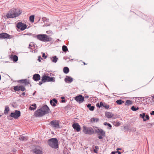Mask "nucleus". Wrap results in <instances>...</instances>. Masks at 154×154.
<instances>
[{
	"label": "nucleus",
	"instance_id": "obj_1",
	"mask_svg": "<svg viewBox=\"0 0 154 154\" xmlns=\"http://www.w3.org/2000/svg\"><path fill=\"white\" fill-rule=\"evenodd\" d=\"M50 109L47 105L43 106L34 112V115L36 117H41L49 112Z\"/></svg>",
	"mask_w": 154,
	"mask_h": 154
},
{
	"label": "nucleus",
	"instance_id": "obj_2",
	"mask_svg": "<svg viewBox=\"0 0 154 154\" xmlns=\"http://www.w3.org/2000/svg\"><path fill=\"white\" fill-rule=\"evenodd\" d=\"M20 10L18 11L15 8L11 9L7 14L6 17L8 18H12L16 17L21 14Z\"/></svg>",
	"mask_w": 154,
	"mask_h": 154
},
{
	"label": "nucleus",
	"instance_id": "obj_3",
	"mask_svg": "<svg viewBox=\"0 0 154 154\" xmlns=\"http://www.w3.org/2000/svg\"><path fill=\"white\" fill-rule=\"evenodd\" d=\"M47 143L48 145L52 148L57 149L59 147L58 141L56 138L49 139Z\"/></svg>",
	"mask_w": 154,
	"mask_h": 154
},
{
	"label": "nucleus",
	"instance_id": "obj_4",
	"mask_svg": "<svg viewBox=\"0 0 154 154\" xmlns=\"http://www.w3.org/2000/svg\"><path fill=\"white\" fill-rule=\"evenodd\" d=\"M36 38L38 40L45 42H47L51 41L52 38L45 34L37 35Z\"/></svg>",
	"mask_w": 154,
	"mask_h": 154
},
{
	"label": "nucleus",
	"instance_id": "obj_5",
	"mask_svg": "<svg viewBox=\"0 0 154 154\" xmlns=\"http://www.w3.org/2000/svg\"><path fill=\"white\" fill-rule=\"evenodd\" d=\"M41 80L44 83L48 82H55V78L53 77H50L48 75L44 74L41 77Z\"/></svg>",
	"mask_w": 154,
	"mask_h": 154
},
{
	"label": "nucleus",
	"instance_id": "obj_6",
	"mask_svg": "<svg viewBox=\"0 0 154 154\" xmlns=\"http://www.w3.org/2000/svg\"><path fill=\"white\" fill-rule=\"evenodd\" d=\"M83 132L85 134L92 135L94 134V131L91 127H87L84 125L83 127Z\"/></svg>",
	"mask_w": 154,
	"mask_h": 154
},
{
	"label": "nucleus",
	"instance_id": "obj_7",
	"mask_svg": "<svg viewBox=\"0 0 154 154\" xmlns=\"http://www.w3.org/2000/svg\"><path fill=\"white\" fill-rule=\"evenodd\" d=\"M97 129L95 130V133L98 135V138L100 139H103V137H105V132L102 129H99L97 127H96Z\"/></svg>",
	"mask_w": 154,
	"mask_h": 154
},
{
	"label": "nucleus",
	"instance_id": "obj_8",
	"mask_svg": "<svg viewBox=\"0 0 154 154\" xmlns=\"http://www.w3.org/2000/svg\"><path fill=\"white\" fill-rule=\"evenodd\" d=\"M59 122L60 121L59 120H54L51 121L49 125L55 128H60V127Z\"/></svg>",
	"mask_w": 154,
	"mask_h": 154
},
{
	"label": "nucleus",
	"instance_id": "obj_9",
	"mask_svg": "<svg viewBox=\"0 0 154 154\" xmlns=\"http://www.w3.org/2000/svg\"><path fill=\"white\" fill-rule=\"evenodd\" d=\"M21 116V112L19 110H15L14 112H12L10 116L15 119H17Z\"/></svg>",
	"mask_w": 154,
	"mask_h": 154
},
{
	"label": "nucleus",
	"instance_id": "obj_10",
	"mask_svg": "<svg viewBox=\"0 0 154 154\" xmlns=\"http://www.w3.org/2000/svg\"><path fill=\"white\" fill-rule=\"evenodd\" d=\"M16 27L21 31H23L26 28V25L22 22H18L16 24Z\"/></svg>",
	"mask_w": 154,
	"mask_h": 154
},
{
	"label": "nucleus",
	"instance_id": "obj_11",
	"mask_svg": "<svg viewBox=\"0 0 154 154\" xmlns=\"http://www.w3.org/2000/svg\"><path fill=\"white\" fill-rule=\"evenodd\" d=\"M74 98L77 102L81 103L84 101L85 97L82 95L80 94L74 97Z\"/></svg>",
	"mask_w": 154,
	"mask_h": 154
},
{
	"label": "nucleus",
	"instance_id": "obj_12",
	"mask_svg": "<svg viewBox=\"0 0 154 154\" xmlns=\"http://www.w3.org/2000/svg\"><path fill=\"white\" fill-rule=\"evenodd\" d=\"M0 38L2 39H8L11 38L12 36L5 32L0 33Z\"/></svg>",
	"mask_w": 154,
	"mask_h": 154
},
{
	"label": "nucleus",
	"instance_id": "obj_13",
	"mask_svg": "<svg viewBox=\"0 0 154 154\" xmlns=\"http://www.w3.org/2000/svg\"><path fill=\"white\" fill-rule=\"evenodd\" d=\"M139 116L140 118L143 119V120L144 122L146 121L149 119V117L148 114H146L144 112L142 114H140Z\"/></svg>",
	"mask_w": 154,
	"mask_h": 154
},
{
	"label": "nucleus",
	"instance_id": "obj_14",
	"mask_svg": "<svg viewBox=\"0 0 154 154\" xmlns=\"http://www.w3.org/2000/svg\"><path fill=\"white\" fill-rule=\"evenodd\" d=\"M73 79L71 76L66 75L64 79V81L66 83L70 84L73 81Z\"/></svg>",
	"mask_w": 154,
	"mask_h": 154
},
{
	"label": "nucleus",
	"instance_id": "obj_15",
	"mask_svg": "<svg viewBox=\"0 0 154 154\" xmlns=\"http://www.w3.org/2000/svg\"><path fill=\"white\" fill-rule=\"evenodd\" d=\"M72 126L74 129L76 130L77 132H79L80 131L81 127L79 124L77 123L73 124Z\"/></svg>",
	"mask_w": 154,
	"mask_h": 154
},
{
	"label": "nucleus",
	"instance_id": "obj_16",
	"mask_svg": "<svg viewBox=\"0 0 154 154\" xmlns=\"http://www.w3.org/2000/svg\"><path fill=\"white\" fill-rule=\"evenodd\" d=\"M40 75L38 74L35 73L33 75L32 79L36 82L39 81L40 79Z\"/></svg>",
	"mask_w": 154,
	"mask_h": 154
},
{
	"label": "nucleus",
	"instance_id": "obj_17",
	"mask_svg": "<svg viewBox=\"0 0 154 154\" xmlns=\"http://www.w3.org/2000/svg\"><path fill=\"white\" fill-rule=\"evenodd\" d=\"M10 58L14 62H16L18 60L17 56L14 54H11L10 56Z\"/></svg>",
	"mask_w": 154,
	"mask_h": 154
},
{
	"label": "nucleus",
	"instance_id": "obj_18",
	"mask_svg": "<svg viewBox=\"0 0 154 154\" xmlns=\"http://www.w3.org/2000/svg\"><path fill=\"white\" fill-rule=\"evenodd\" d=\"M57 101L55 98H54L52 100L50 101V103L51 105L53 106H56V103H57Z\"/></svg>",
	"mask_w": 154,
	"mask_h": 154
},
{
	"label": "nucleus",
	"instance_id": "obj_19",
	"mask_svg": "<svg viewBox=\"0 0 154 154\" xmlns=\"http://www.w3.org/2000/svg\"><path fill=\"white\" fill-rule=\"evenodd\" d=\"M36 104L34 103L31 105L29 107V109L30 110H34L36 109Z\"/></svg>",
	"mask_w": 154,
	"mask_h": 154
},
{
	"label": "nucleus",
	"instance_id": "obj_20",
	"mask_svg": "<svg viewBox=\"0 0 154 154\" xmlns=\"http://www.w3.org/2000/svg\"><path fill=\"white\" fill-rule=\"evenodd\" d=\"M50 59L54 63H56L58 60V58L56 56H54L51 57Z\"/></svg>",
	"mask_w": 154,
	"mask_h": 154
},
{
	"label": "nucleus",
	"instance_id": "obj_21",
	"mask_svg": "<svg viewBox=\"0 0 154 154\" xmlns=\"http://www.w3.org/2000/svg\"><path fill=\"white\" fill-rule=\"evenodd\" d=\"M113 114L109 112H105V116L108 118H112Z\"/></svg>",
	"mask_w": 154,
	"mask_h": 154
},
{
	"label": "nucleus",
	"instance_id": "obj_22",
	"mask_svg": "<svg viewBox=\"0 0 154 154\" xmlns=\"http://www.w3.org/2000/svg\"><path fill=\"white\" fill-rule=\"evenodd\" d=\"M33 152L35 154H42V150L39 149H37L36 148L33 149Z\"/></svg>",
	"mask_w": 154,
	"mask_h": 154
},
{
	"label": "nucleus",
	"instance_id": "obj_23",
	"mask_svg": "<svg viewBox=\"0 0 154 154\" xmlns=\"http://www.w3.org/2000/svg\"><path fill=\"white\" fill-rule=\"evenodd\" d=\"M87 107L90 111H93L94 109V106H91V104L90 103H88L87 105Z\"/></svg>",
	"mask_w": 154,
	"mask_h": 154
},
{
	"label": "nucleus",
	"instance_id": "obj_24",
	"mask_svg": "<svg viewBox=\"0 0 154 154\" xmlns=\"http://www.w3.org/2000/svg\"><path fill=\"white\" fill-rule=\"evenodd\" d=\"M99 121L98 118L93 117L91 119H90V122H97Z\"/></svg>",
	"mask_w": 154,
	"mask_h": 154
},
{
	"label": "nucleus",
	"instance_id": "obj_25",
	"mask_svg": "<svg viewBox=\"0 0 154 154\" xmlns=\"http://www.w3.org/2000/svg\"><path fill=\"white\" fill-rule=\"evenodd\" d=\"M63 70L64 73L67 74L69 72V69L67 67H65L63 68Z\"/></svg>",
	"mask_w": 154,
	"mask_h": 154
},
{
	"label": "nucleus",
	"instance_id": "obj_26",
	"mask_svg": "<svg viewBox=\"0 0 154 154\" xmlns=\"http://www.w3.org/2000/svg\"><path fill=\"white\" fill-rule=\"evenodd\" d=\"M116 102L118 105H121L125 102V101L121 99H119L116 100Z\"/></svg>",
	"mask_w": 154,
	"mask_h": 154
},
{
	"label": "nucleus",
	"instance_id": "obj_27",
	"mask_svg": "<svg viewBox=\"0 0 154 154\" xmlns=\"http://www.w3.org/2000/svg\"><path fill=\"white\" fill-rule=\"evenodd\" d=\"M20 85H17L14 86L13 88L14 90L15 91H20Z\"/></svg>",
	"mask_w": 154,
	"mask_h": 154
},
{
	"label": "nucleus",
	"instance_id": "obj_28",
	"mask_svg": "<svg viewBox=\"0 0 154 154\" xmlns=\"http://www.w3.org/2000/svg\"><path fill=\"white\" fill-rule=\"evenodd\" d=\"M103 125L105 126H107L109 127V128H108L109 129H111L112 126L110 123H108L107 122H105L103 123Z\"/></svg>",
	"mask_w": 154,
	"mask_h": 154
},
{
	"label": "nucleus",
	"instance_id": "obj_29",
	"mask_svg": "<svg viewBox=\"0 0 154 154\" xmlns=\"http://www.w3.org/2000/svg\"><path fill=\"white\" fill-rule=\"evenodd\" d=\"M62 50L65 53H66V51H69L67 47L65 45L62 46Z\"/></svg>",
	"mask_w": 154,
	"mask_h": 154
},
{
	"label": "nucleus",
	"instance_id": "obj_30",
	"mask_svg": "<svg viewBox=\"0 0 154 154\" xmlns=\"http://www.w3.org/2000/svg\"><path fill=\"white\" fill-rule=\"evenodd\" d=\"M35 16L34 15H32L29 17V20L31 23H33L34 21Z\"/></svg>",
	"mask_w": 154,
	"mask_h": 154
},
{
	"label": "nucleus",
	"instance_id": "obj_31",
	"mask_svg": "<svg viewBox=\"0 0 154 154\" xmlns=\"http://www.w3.org/2000/svg\"><path fill=\"white\" fill-rule=\"evenodd\" d=\"M132 104V102L130 100H127L125 104V106L127 105H130Z\"/></svg>",
	"mask_w": 154,
	"mask_h": 154
},
{
	"label": "nucleus",
	"instance_id": "obj_32",
	"mask_svg": "<svg viewBox=\"0 0 154 154\" xmlns=\"http://www.w3.org/2000/svg\"><path fill=\"white\" fill-rule=\"evenodd\" d=\"M104 105V103H103L102 102H100V103H97L96 104V106L97 107H98L99 108H100L101 107H102V106L103 107Z\"/></svg>",
	"mask_w": 154,
	"mask_h": 154
},
{
	"label": "nucleus",
	"instance_id": "obj_33",
	"mask_svg": "<svg viewBox=\"0 0 154 154\" xmlns=\"http://www.w3.org/2000/svg\"><path fill=\"white\" fill-rule=\"evenodd\" d=\"M24 35H27L29 36H31L33 37V38L36 37V35L35 34H33L31 33H28L26 34H24Z\"/></svg>",
	"mask_w": 154,
	"mask_h": 154
},
{
	"label": "nucleus",
	"instance_id": "obj_34",
	"mask_svg": "<svg viewBox=\"0 0 154 154\" xmlns=\"http://www.w3.org/2000/svg\"><path fill=\"white\" fill-rule=\"evenodd\" d=\"M24 84H25V85H28L29 84L30 86H31V85L29 83V80H27V79H25V81H24Z\"/></svg>",
	"mask_w": 154,
	"mask_h": 154
},
{
	"label": "nucleus",
	"instance_id": "obj_35",
	"mask_svg": "<svg viewBox=\"0 0 154 154\" xmlns=\"http://www.w3.org/2000/svg\"><path fill=\"white\" fill-rule=\"evenodd\" d=\"M139 109V108L138 107H136L134 106H132L131 108V109L133 111H136L138 110Z\"/></svg>",
	"mask_w": 154,
	"mask_h": 154
},
{
	"label": "nucleus",
	"instance_id": "obj_36",
	"mask_svg": "<svg viewBox=\"0 0 154 154\" xmlns=\"http://www.w3.org/2000/svg\"><path fill=\"white\" fill-rule=\"evenodd\" d=\"M9 111V108L8 107H6L4 110V113L5 114H6L8 113V112Z\"/></svg>",
	"mask_w": 154,
	"mask_h": 154
},
{
	"label": "nucleus",
	"instance_id": "obj_37",
	"mask_svg": "<svg viewBox=\"0 0 154 154\" xmlns=\"http://www.w3.org/2000/svg\"><path fill=\"white\" fill-rule=\"evenodd\" d=\"M95 149H94L93 151L94 153H97L98 150L99 149V147L97 146H95L94 147Z\"/></svg>",
	"mask_w": 154,
	"mask_h": 154
},
{
	"label": "nucleus",
	"instance_id": "obj_38",
	"mask_svg": "<svg viewBox=\"0 0 154 154\" xmlns=\"http://www.w3.org/2000/svg\"><path fill=\"white\" fill-rule=\"evenodd\" d=\"M49 19L45 17H42V20L43 22L45 21L47 22H49Z\"/></svg>",
	"mask_w": 154,
	"mask_h": 154
},
{
	"label": "nucleus",
	"instance_id": "obj_39",
	"mask_svg": "<svg viewBox=\"0 0 154 154\" xmlns=\"http://www.w3.org/2000/svg\"><path fill=\"white\" fill-rule=\"evenodd\" d=\"M109 105L105 103H104L103 107H104L106 109H108L109 108Z\"/></svg>",
	"mask_w": 154,
	"mask_h": 154
},
{
	"label": "nucleus",
	"instance_id": "obj_40",
	"mask_svg": "<svg viewBox=\"0 0 154 154\" xmlns=\"http://www.w3.org/2000/svg\"><path fill=\"white\" fill-rule=\"evenodd\" d=\"M61 98L62 99L61 102L62 103H65L66 102V100L65 99V97H63V96L62 97H61Z\"/></svg>",
	"mask_w": 154,
	"mask_h": 154
},
{
	"label": "nucleus",
	"instance_id": "obj_41",
	"mask_svg": "<svg viewBox=\"0 0 154 154\" xmlns=\"http://www.w3.org/2000/svg\"><path fill=\"white\" fill-rule=\"evenodd\" d=\"M25 88L23 85H20V91H23L25 90Z\"/></svg>",
	"mask_w": 154,
	"mask_h": 154
},
{
	"label": "nucleus",
	"instance_id": "obj_42",
	"mask_svg": "<svg viewBox=\"0 0 154 154\" xmlns=\"http://www.w3.org/2000/svg\"><path fill=\"white\" fill-rule=\"evenodd\" d=\"M146 100H150L151 102H152L153 101V99L152 98H151L150 97H146Z\"/></svg>",
	"mask_w": 154,
	"mask_h": 154
},
{
	"label": "nucleus",
	"instance_id": "obj_43",
	"mask_svg": "<svg viewBox=\"0 0 154 154\" xmlns=\"http://www.w3.org/2000/svg\"><path fill=\"white\" fill-rule=\"evenodd\" d=\"M42 57L44 58L45 59L47 58V56L46 55H45V53H42Z\"/></svg>",
	"mask_w": 154,
	"mask_h": 154
},
{
	"label": "nucleus",
	"instance_id": "obj_44",
	"mask_svg": "<svg viewBox=\"0 0 154 154\" xmlns=\"http://www.w3.org/2000/svg\"><path fill=\"white\" fill-rule=\"evenodd\" d=\"M19 138L20 140L22 141H23L26 139V137H25L24 136H22L20 137Z\"/></svg>",
	"mask_w": 154,
	"mask_h": 154
},
{
	"label": "nucleus",
	"instance_id": "obj_45",
	"mask_svg": "<svg viewBox=\"0 0 154 154\" xmlns=\"http://www.w3.org/2000/svg\"><path fill=\"white\" fill-rule=\"evenodd\" d=\"M115 126L116 127H118L120 125V123L119 122H117L116 123Z\"/></svg>",
	"mask_w": 154,
	"mask_h": 154
},
{
	"label": "nucleus",
	"instance_id": "obj_46",
	"mask_svg": "<svg viewBox=\"0 0 154 154\" xmlns=\"http://www.w3.org/2000/svg\"><path fill=\"white\" fill-rule=\"evenodd\" d=\"M146 97H142L141 98V100H143V101H145V102H147V101H146Z\"/></svg>",
	"mask_w": 154,
	"mask_h": 154
},
{
	"label": "nucleus",
	"instance_id": "obj_47",
	"mask_svg": "<svg viewBox=\"0 0 154 154\" xmlns=\"http://www.w3.org/2000/svg\"><path fill=\"white\" fill-rule=\"evenodd\" d=\"M25 79H21L19 80L18 81L19 82L21 83H24V81H25Z\"/></svg>",
	"mask_w": 154,
	"mask_h": 154
},
{
	"label": "nucleus",
	"instance_id": "obj_48",
	"mask_svg": "<svg viewBox=\"0 0 154 154\" xmlns=\"http://www.w3.org/2000/svg\"><path fill=\"white\" fill-rule=\"evenodd\" d=\"M119 118V117H118V115H115L114 116L113 114V117H112V119H116V118Z\"/></svg>",
	"mask_w": 154,
	"mask_h": 154
},
{
	"label": "nucleus",
	"instance_id": "obj_49",
	"mask_svg": "<svg viewBox=\"0 0 154 154\" xmlns=\"http://www.w3.org/2000/svg\"><path fill=\"white\" fill-rule=\"evenodd\" d=\"M129 129V127L128 126H124V129L125 130H128Z\"/></svg>",
	"mask_w": 154,
	"mask_h": 154
},
{
	"label": "nucleus",
	"instance_id": "obj_50",
	"mask_svg": "<svg viewBox=\"0 0 154 154\" xmlns=\"http://www.w3.org/2000/svg\"><path fill=\"white\" fill-rule=\"evenodd\" d=\"M41 59H43L42 57H41L40 56H38V60L39 62H41Z\"/></svg>",
	"mask_w": 154,
	"mask_h": 154
},
{
	"label": "nucleus",
	"instance_id": "obj_51",
	"mask_svg": "<svg viewBox=\"0 0 154 154\" xmlns=\"http://www.w3.org/2000/svg\"><path fill=\"white\" fill-rule=\"evenodd\" d=\"M50 25H51V24H49V23H46V24H44L43 26H50Z\"/></svg>",
	"mask_w": 154,
	"mask_h": 154
},
{
	"label": "nucleus",
	"instance_id": "obj_52",
	"mask_svg": "<svg viewBox=\"0 0 154 154\" xmlns=\"http://www.w3.org/2000/svg\"><path fill=\"white\" fill-rule=\"evenodd\" d=\"M43 83H44L42 81V80H41V81H40V82H39V83H38V85H42Z\"/></svg>",
	"mask_w": 154,
	"mask_h": 154
},
{
	"label": "nucleus",
	"instance_id": "obj_53",
	"mask_svg": "<svg viewBox=\"0 0 154 154\" xmlns=\"http://www.w3.org/2000/svg\"><path fill=\"white\" fill-rule=\"evenodd\" d=\"M150 114L151 115H154V111H151Z\"/></svg>",
	"mask_w": 154,
	"mask_h": 154
},
{
	"label": "nucleus",
	"instance_id": "obj_54",
	"mask_svg": "<svg viewBox=\"0 0 154 154\" xmlns=\"http://www.w3.org/2000/svg\"><path fill=\"white\" fill-rule=\"evenodd\" d=\"M116 153V151H112L111 152V154H115Z\"/></svg>",
	"mask_w": 154,
	"mask_h": 154
},
{
	"label": "nucleus",
	"instance_id": "obj_55",
	"mask_svg": "<svg viewBox=\"0 0 154 154\" xmlns=\"http://www.w3.org/2000/svg\"><path fill=\"white\" fill-rule=\"evenodd\" d=\"M116 153H117L118 154H121V152L119 151H116Z\"/></svg>",
	"mask_w": 154,
	"mask_h": 154
},
{
	"label": "nucleus",
	"instance_id": "obj_56",
	"mask_svg": "<svg viewBox=\"0 0 154 154\" xmlns=\"http://www.w3.org/2000/svg\"><path fill=\"white\" fill-rule=\"evenodd\" d=\"M50 33V31H46V33L48 34H49Z\"/></svg>",
	"mask_w": 154,
	"mask_h": 154
},
{
	"label": "nucleus",
	"instance_id": "obj_57",
	"mask_svg": "<svg viewBox=\"0 0 154 154\" xmlns=\"http://www.w3.org/2000/svg\"><path fill=\"white\" fill-rule=\"evenodd\" d=\"M36 91H34V92L33 93V94H32V95H33V96H34V95H35V93H36Z\"/></svg>",
	"mask_w": 154,
	"mask_h": 154
},
{
	"label": "nucleus",
	"instance_id": "obj_58",
	"mask_svg": "<svg viewBox=\"0 0 154 154\" xmlns=\"http://www.w3.org/2000/svg\"><path fill=\"white\" fill-rule=\"evenodd\" d=\"M22 95H23V96H24L25 95V92H23L22 94H21Z\"/></svg>",
	"mask_w": 154,
	"mask_h": 154
},
{
	"label": "nucleus",
	"instance_id": "obj_59",
	"mask_svg": "<svg viewBox=\"0 0 154 154\" xmlns=\"http://www.w3.org/2000/svg\"><path fill=\"white\" fill-rule=\"evenodd\" d=\"M88 97H89V96H88V95H86L85 96V98H88Z\"/></svg>",
	"mask_w": 154,
	"mask_h": 154
},
{
	"label": "nucleus",
	"instance_id": "obj_60",
	"mask_svg": "<svg viewBox=\"0 0 154 154\" xmlns=\"http://www.w3.org/2000/svg\"><path fill=\"white\" fill-rule=\"evenodd\" d=\"M70 57H67V58H65V57H64L63 58L64 59H65V60H66V59L67 58H68V59H70Z\"/></svg>",
	"mask_w": 154,
	"mask_h": 154
},
{
	"label": "nucleus",
	"instance_id": "obj_61",
	"mask_svg": "<svg viewBox=\"0 0 154 154\" xmlns=\"http://www.w3.org/2000/svg\"><path fill=\"white\" fill-rule=\"evenodd\" d=\"M121 149L120 148H117V150L118 151L119 150H121Z\"/></svg>",
	"mask_w": 154,
	"mask_h": 154
},
{
	"label": "nucleus",
	"instance_id": "obj_62",
	"mask_svg": "<svg viewBox=\"0 0 154 154\" xmlns=\"http://www.w3.org/2000/svg\"><path fill=\"white\" fill-rule=\"evenodd\" d=\"M83 63H84V65H85L86 64L85 62H83Z\"/></svg>",
	"mask_w": 154,
	"mask_h": 154
},
{
	"label": "nucleus",
	"instance_id": "obj_63",
	"mask_svg": "<svg viewBox=\"0 0 154 154\" xmlns=\"http://www.w3.org/2000/svg\"><path fill=\"white\" fill-rule=\"evenodd\" d=\"M1 75L0 74V80H1Z\"/></svg>",
	"mask_w": 154,
	"mask_h": 154
},
{
	"label": "nucleus",
	"instance_id": "obj_64",
	"mask_svg": "<svg viewBox=\"0 0 154 154\" xmlns=\"http://www.w3.org/2000/svg\"><path fill=\"white\" fill-rule=\"evenodd\" d=\"M152 97L153 99H154V95L152 96Z\"/></svg>",
	"mask_w": 154,
	"mask_h": 154
}]
</instances>
